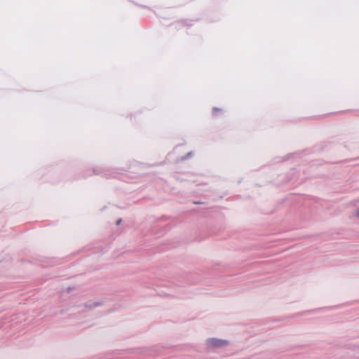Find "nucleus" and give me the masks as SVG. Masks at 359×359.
<instances>
[{"mask_svg":"<svg viewBox=\"0 0 359 359\" xmlns=\"http://www.w3.org/2000/svg\"><path fill=\"white\" fill-rule=\"evenodd\" d=\"M356 215L358 217H359V210L357 211Z\"/></svg>","mask_w":359,"mask_h":359,"instance_id":"f03ea898","label":"nucleus"},{"mask_svg":"<svg viewBox=\"0 0 359 359\" xmlns=\"http://www.w3.org/2000/svg\"><path fill=\"white\" fill-rule=\"evenodd\" d=\"M121 220L119 219L118 222H117V224L118 225L120 223H121Z\"/></svg>","mask_w":359,"mask_h":359,"instance_id":"7ed1b4c3","label":"nucleus"},{"mask_svg":"<svg viewBox=\"0 0 359 359\" xmlns=\"http://www.w3.org/2000/svg\"><path fill=\"white\" fill-rule=\"evenodd\" d=\"M226 341L217 339H210L208 341V346L212 347H220L226 345Z\"/></svg>","mask_w":359,"mask_h":359,"instance_id":"f257e3e1","label":"nucleus"}]
</instances>
